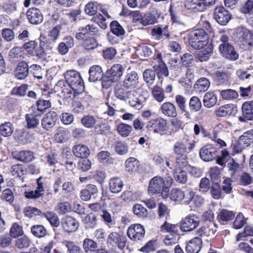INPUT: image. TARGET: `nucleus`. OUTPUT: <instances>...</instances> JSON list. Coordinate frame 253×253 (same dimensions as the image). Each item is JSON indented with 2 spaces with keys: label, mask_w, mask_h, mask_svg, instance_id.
<instances>
[{
  "label": "nucleus",
  "mask_w": 253,
  "mask_h": 253,
  "mask_svg": "<svg viewBox=\"0 0 253 253\" xmlns=\"http://www.w3.org/2000/svg\"><path fill=\"white\" fill-rule=\"evenodd\" d=\"M64 78L68 86L75 93L80 94L84 91V82L80 73L75 70H67L64 74Z\"/></svg>",
  "instance_id": "1"
},
{
  "label": "nucleus",
  "mask_w": 253,
  "mask_h": 253,
  "mask_svg": "<svg viewBox=\"0 0 253 253\" xmlns=\"http://www.w3.org/2000/svg\"><path fill=\"white\" fill-rule=\"evenodd\" d=\"M209 35L203 29H196L188 36V42L192 48L200 50L209 44Z\"/></svg>",
  "instance_id": "2"
},
{
  "label": "nucleus",
  "mask_w": 253,
  "mask_h": 253,
  "mask_svg": "<svg viewBox=\"0 0 253 253\" xmlns=\"http://www.w3.org/2000/svg\"><path fill=\"white\" fill-rule=\"evenodd\" d=\"M229 38L225 34L220 36L219 41L221 43L218 46L220 54L225 58L231 61H235L239 58V54L234 47L229 42Z\"/></svg>",
  "instance_id": "3"
},
{
  "label": "nucleus",
  "mask_w": 253,
  "mask_h": 253,
  "mask_svg": "<svg viewBox=\"0 0 253 253\" xmlns=\"http://www.w3.org/2000/svg\"><path fill=\"white\" fill-rule=\"evenodd\" d=\"M125 67L121 64H115L104 73V85L105 89L109 88L113 83L118 82L122 76Z\"/></svg>",
  "instance_id": "4"
},
{
  "label": "nucleus",
  "mask_w": 253,
  "mask_h": 253,
  "mask_svg": "<svg viewBox=\"0 0 253 253\" xmlns=\"http://www.w3.org/2000/svg\"><path fill=\"white\" fill-rule=\"evenodd\" d=\"M172 150L176 155L174 164H176L178 167L180 166L186 165L188 153L187 142L181 141H176L173 145Z\"/></svg>",
  "instance_id": "5"
},
{
  "label": "nucleus",
  "mask_w": 253,
  "mask_h": 253,
  "mask_svg": "<svg viewBox=\"0 0 253 253\" xmlns=\"http://www.w3.org/2000/svg\"><path fill=\"white\" fill-rule=\"evenodd\" d=\"M234 39L235 42L245 48L253 45V34L244 27H240L236 29Z\"/></svg>",
  "instance_id": "6"
},
{
  "label": "nucleus",
  "mask_w": 253,
  "mask_h": 253,
  "mask_svg": "<svg viewBox=\"0 0 253 253\" xmlns=\"http://www.w3.org/2000/svg\"><path fill=\"white\" fill-rule=\"evenodd\" d=\"M199 223V217L193 214L187 216L181 220L180 228L183 232H189L196 228Z\"/></svg>",
  "instance_id": "7"
},
{
  "label": "nucleus",
  "mask_w": 253,
  "mask_h": 253,
  "mask_svg": "<svg viewBox=\"0 0 253 253\" xmlns=\"http://www.w3.org/2000/svg\"><path fill=\"white\" fill-rule=\"evenodd\" d=\"M126 242V238L121 233L113 232L111 233L107 240V244H110L113 247H117L120 249H123Z\"/></svg>",
  "instance_id": "8"
},
{
  "label": "nucleus",
  "mask_w": 253,
  "mask_h": 253,
  "mask_svg": "<svg viewBox=\"0 0 253 253\" xmlns=\"http://www.w3.org/2000/svg\"><path fill=\"white\" fill-rule=\"evenodd\" d=\"M167 121L162 118L151 119L147 123V127L151 128L155 133L163 134L167 130Z\"/></svg>",
  "instance_id": "9"
},
{
  "label": "nucleus",
  "mask_w": 253,
  "mask_h": 253,
  "mask_svg": "<svg viewBox=\"0 0 253 253\" xmlns=\"http://www.w3.org/2000/svg\"><path fill=\"white\" fill-rule=\"evenodd\" d=\"M144 227L140 224H135L129 226L127 231L128 237L132 240H142L145 236Z\"/></svg>",
  "instance_id": "10"
},
{
  "label": "nucleus",
  "mask_w": 253,
  "mask_h": 253,
  "mask_svg": "<svg viewBox=\"0 0 253 253\" xmlns=\"http://www.w3.org/2000/svg\"><path fill=\"white\" fill-rule=\"evenodd\" d=\"M214 18L221 25H226L231 18V14L224 7H216L214 9Z\"/></svg>",
  "instance_id": "11"
},
{
  "label": "nucleus",
  "mask_w": 253,
  "mask_h": 253,
  "mask_svg": "<svg viewBox=\"0 0 253 253\" xmlns=\"http://www.w3.org/2000/svg\"><path fill=\"white\" fill-rule=\"evenodd\" d=\"M58 120V116L54 111H50L46 113L41 121L42 127L46 131H51L55 126Z\"/></svg>",
  "instance_id": "12"
},
{
  "label": "nucleus",
  "mask_w": 253,
  "mask_h": 253,
  "mask_svg": "<svg viewBox=\"0 0 253 253\" xmlns=\"http://www.w3.org/2000/svg\"><path fill=\"white\" fill-rule=\"evenodd\" d=\"M199 153L201 159L206 162L212 161L217 156L216 149L210 144L203 147L200 149Z\"/></svg>",
  "instance_id": "13"
},
{
  "label": "nucleus",
  "mask_w": 253,
  "mask_h": 253,
  "mask_svg": "<svg viewBox=\"0 0 253 253\" xmlns=\"http://www.w3.org/2000/svg\"><path fill=\"white\" fill-rule=\"evenodd\" d=\"M164 187H165V183L163 178L156 176L150 180L148 191L151 195L160 194Z\"/></svg>",
  "instance_id": "14"
},
{
  "label": "nucleus",
  "mask_w": 253,
  "mask_h": 253,
  "mask_svg": "<svg viewBox=\"0 0 253 253\" xmlns=\"http://www.w3.org/2000/svg\"><path fill=\"white\" fill-rule=\"evenodd\" d=\"M61 225L65 232L72 233L78 229L79 222L72 216H66L61 219Z\"/></svg>",
  "instance_id": "15"
},
{
  "label": "nucleus",
  "mask_w": 253,
  "mask_h": 253,
  "mask_svg": "<svg viewBox=\"0 0 253 253\" xmlns=\"http://www.w3.org/2000/svg\"><path fill=\"white\" fill-rule=\"evenodd\" d=\"M88 73L89 75V82H95L98 81H101L102 87L105 88L103 84L104 74L103 73L101 67L99 65H93L90 67Z\"/></svg>",
  "instance_id": "16"
},
{
  "label": "nucleus",
  "mask_w": 253,
  "mask_h": 253,
  "mask_svg": "<svg viewBox=\"0 0 253 253\" xmlns=\"http://www.w3.org/2000/svg\"><path fill=\"white\" fill-rule=\"evenodd\" d=\"M11 156L13 159L24 163L30 162L35 158L34 153L30 150L13 151Z\"/></svg>",
  "instance_id": "17"
},
{
  "label": "nucleus",
  "mask_w": 253,
  "mask_h": 253,
  "mask_svg": "<svg viewBox=\"0 0 253 253\" xmlns=\"http://www.w3.org/2000/svg\"><path fill=\"white\" fill-rule=\"evenodd\" d=\"M242 116L238 118L241 122L253 120V100L246 101L242 106Z\"/></svg>",
  "instance_id": "18"
},
{
  "label": "nucleus",
  "mask_w": 253,
  "mask_h": 253,
  "mask_svg": "<svg viewBox=\"0 0 253 253\" xmlns=\"http://www.w3.org/2000/svg\"><path fill=\"white\" fill-rule=\"evenodd\" d=\"M148 96L147 92H143V94L139 93L135 90L134 95H132V98H130L129 103L131 107L135 109H140L145 104Z\"/></svg>",
  "instance_id": "19"
},
{
  "label": "nucleus",
  "mask_w": 253,
  "mask_h": 253,
  "mask_svg": "<svg viewBox=\"0 0 253 253\" xmlns=\"http://www.w3.org/2000/svg\"><path fill=\"white\" fill-rule=\"evenodd\" d=\"M61 29V26L58 25L51 30L47 37H41L40 40H45V43L47 44V47L49 48H52L55 41L58 39L59 34Z\"/></svg>",
  "instance_id": "20"
},
{
  "label": "nucleus",
  "mask_w": 253,
  "mask_h": 253,
  "mask_svg": "<svg viewBox=\"0 0 253 253\" xmlns=\"http://www.w3.org/2000/svg\"><path fill=\"white\" fill-rule=\"evenodd\" d=\"M26 14L28 21L32 24L38 25L43 21V16L41 11L38 8H29Z\"/></svg>",
  "instance_id": "21"
},
{
  "label": "nucleus",
  "mask_w": 253,
  "mask_h": 253,
  "mask_svg": "<svg viewBox=\"0 0 253 253\" xmlns=\"http://www.w3.org/2000/svg\"><path fill=\"white\" fill-rule=\"evenodd\" d=\"M138 75L135 71L127 73L123 81V86L126 89H133L138 84Z\"/></svg>",
  "instance_id": "22"
},
{
  "label": "nucleus",
  "mask_w": 253,
  "mask_h": 253,
  "mask_svg": "<svg viewBox=\"0 0 253 253\" xmlns=\"http://www.w3.org/2000/svg\"><path fill=\"white\" fill-rule=\"evenodd\" d=\"M202 247V239L194 237L187 244L185 249L187 253H198Z\"/></svg>",
  "instance_id": "23"
},
{
  "label": "nucleus",
  "mask_w": 253,
  "mask_h": 253,
  "mask_svg": "<svg viewBox=\"0 0 253 253\" xmlns=\"http://www.w3.org/2000/svg\"><path fill=\"white\" fill-rule=\"evenodd\" d=\"M29 67L24 61L19 62L15 70V76L19 80L25 79L29 75Z\"/></svg>",
  "instance_id": "24"
},
{
  "label": "nucleus",
  "mask_w": 253,
  "mask_h": 253,
  "mask_svg": "<svg viewBox=\"0 0 253 253\" xmlns=\"http://www.w3.org/2000/svg\"><path fill=\"white\" fill-rule=\"evenodd\" d=\"M160 110L163 114L169 117L175 118L177 115L175 106L170 102H166L163 103Z\"/></svg>",
  "instance_id": "25"
},
{
  "label": "nucleus",
  "mask_w": 253,
  "mask_h": 253,
  "mask_svg": "<svg viewBox=\"0 0 253 253\" xmlns=\"http://www.w3.org/2000/svg\"><path fill=\"white\" fill-rule=\"evenodd\" d=\"M237 110L233 104H227L220 107L215 110V114L217 117H227L234 114Z\"/></svg>",
  "instance_id": "26"
},
{
  "label": "nucleus",
  "mask_w": 253,
  "mask_h": 253,
  "mask_svg": "<svg viewBox=\"0 0 253 253\" xmlns=\"http://www.w3.org/2000/svg\"><path fill=\"white\" fill-rule=\"evenodd\" d=\"M45 40H40V46L38 48L35 50L36 56L41 61H47L49 60L50 56L45 50V49H49L47 47V44L45 43Z\"/></svg>",
  "instance_id": "27"
},
{
  "label": "nucleus",
  "mask_w": 253,
  "mask_h": 253,
  "mask_svg": "<svg viewBox=\"0 0 253 253\" xmlns=\"http://www.w3.org/2000/svg\"><path fill=\"white\" fill-rule=\"evenodd\" d=\"M155 73H156L158 78L161 83H162L163 80L162 79V76L165 77H168L169 72L166 64L163 61H159L158 64L155 65L153 66V70Z\"/></svg>",
  "instance_id": "28"
},
{
  "label": "nucleus",
  "mask_w": 253,
  "mask_h": 253,
  "mask_svg": "<svg viewBox=\"0 0 253 253\" xmlns=\"http://www.w3.org/2000/svg\"><path fill=\"white\" fill-rule=\"evenodd\" d=\"M124 87H115L114 93L116 97L121 100L126 101L128 99L132 98V95H134L135 90H126Z\"/></svg>",
  "instance_id": "29"
},
{
  "label": "nucleus",
  "mask_w": 253,
  "mask_h": 253,
  "mask_svg": "<svg viewBox=\"0 0 253 253\" xmlns=\"http://www.w3.org/2000/svg\"><path fill=\"white\" fill-rule=\"evenodd\" d=\"M123 180L118 177L111 178L109 182L110 190L113 193H120L123 187Z\"/></svg>",
  "instance_id": "30"
},
{
  "label": "nucleus",
  "mask_w": 253,
  "mask_h": 253,
  "mask_svg": "<svg viewBox=\"0 0 253 253\" xmlns=\"http://www.w3.org/2000/svg\"><path fill=\"white\" fill-rule=\"evenodd\" d=\"M31 234L36 238H42L45 237L48 232L45 227L42 224H35L30 228Z\"/></svg>",
  "instance_id": "31"
},
{
  "label": "nucleus",
  "mask_w": 253,
  "mask_h": 253,
  "mask_svg": "<svg viewBox=\"0 0 253 253\" xmlns=\"http://www.w3.org/2000/svg\"><path fill=\"white\" fill-rule=\"evenodd\" d=\"M79 41L82 46L86 50H93L97 48L98 45L96 40L91 36Z\"/></svg>",
  "instance_id": "32"
},
{
  "label": "nucleus",
  "mask_w": 253,
  "mask_h": 253,
  "mask_svg": "<svg viewBox=\"0 0 253 253\" xmlns=\"http://www.w3.org/2000/svg\"><path fill=\"white\" fill-rule=\"evenodd\" d=\"M211 83L206 78H200L196 82L194 88L197 92H204L210 87Z\"/></svg>",
  "instance_id": "33"
},
{
  "label": "nucleus",
  "mask_w": 253,
  "mask_h": 253,
  "mask_svg": "<svg viewBox=\"0 0 253 253\" xmlns=\"http://www.w3.org/2000/svg\"><path fill=\"white\" fill-rule=\"evenodd\" d=\"M83 222L85 229H94L97 224V217L94 213H90L85 216Z\"/></svg>",
  "instance_id": "34"
},
{
  "label": "nucleus",
  "mask_w": 253,
  "mask_h": 253,
  "mask_svg": "<svg viewBox=\"0 0 253 253\" xmlns=\"http://www.w3.org/2000/svg\"><path fill=\"white\" fill-rule=\"evenodd\" d=\"M230 74L223 71L215 73V81L217 85H227L229 84Z\"/></svg>",
  "instance_id": "35"
},
{
  "label": "nucleus",
  "mask_w": 253,
  "mask_h": 253,
  "mask_svg": "<svg viewBox=\"0 0 253 253\" xmlns=\"http://www.w3.org/2000/svg\"><path fill=\"white\" fill-rule=\"evenodd\" d=\"M73 152L76 157L84 159L89 155L90 151L85 145L79 144L73 147Z\"/></svg>",
  "instance_id": "36"
},
{
  "label": "nucleus",
  "mask_w": 253,
  "mask_h": 253,
  "mask_svg": "<svg viewBox=\"0 0 253 253\" xmlns=\"http://www.w3.org/2000/svg\"><path fill=\"white\" fill-rule=\"evenodd\" d=\"M204 48V51H199L196 54V59L201 62L206 61L209 59L210 54L212 52L213 45L211 42H210Z\"/></svg>",
  "instance_id": "37"
},
{
  "label": "nucleus",
  "mask_w": 253,
  "mask_h": 253,
  "mask_svg": "<svg viewBox=\"0 0 253 253\" xmlns=\"http://www.w3.org/2000/svg\"><path fill=\"white\" fill-rule=\"evenodd\" d=\"M217 101V96L213 92H207L203 99V104L207 108H211L214 106Z\"/></svg>",
  "instance_id": "38"
},
{
  "label": "nucleus",
  "mask_w": 253,
  "mask_h": 253,
  "mask_svg": "<svg viewBox=\"0 0 253 253\" xmlns=\"http://www.w3.org/2000/svg\"><path fill=\"white\" fill-rule=\"evenodd\" d=\"M203 5H201L200 0H185V6L194 12L203 11Z\"/></svg>",
  "instance_id": "39"
},
{
  "label": "nucleus",
  "mask_w": 253,
  "mask_h": 253,
  "mask_svg": "<svg viewBox=\"0 0 253 253\" xmlns=\"http://www.w3.org/2000/svg\"><path fill=\"white\" fill-rule=\"evenodd\" d=\"M26 127L28 129L37 128L40 124V120L37 116L32 114H28L25 116Z\"/></svg>",
  "instance_id": "40"
},
{
  "label": "nucleus",
  "mask_w": 253,
  "mask_h": 253,
  "mask_svg": "<svg viewBox=\"0 0 253 253\" xmlns=\"http://www.w3.org/2000/svg\"><path fill=\"white\" fill-rule=\"evenodd\" d=\"M180 166L179 167H177L176 164H175V169L174 170V176L175 180L180 183H185L187 180V175L186 171L181 169Z\"/></svg>",
  "instance_id": "41"
},
{
  "label": "nucleus",
  "mask_w": 253,
  "mask_h": 253,
  "mask_svg": "<svg viewBox=\"0 0 253 253\" xmlns=\"http://www.w3.org/2000/svg\"><path fill=\"white\" fill-rule=\"evenodd\" d=\"M238 141L240 144L244 145L246 147L253 144V129L244 132L239 137Z\"/></svg>",
  "instance_id": "42"
},
{
  "label": "nucleus",
  "mask_w": 253,
  "mask_h": 253,
  "mask_svg": "<svg viewBox=\"0 0 253 253\" xmlns=\"http://www.w3.org/2000/svg\"><path fill=\"white\" fill-rule=\"evenodd\" d=\"M125 166L126 171L131 172H135L139 166V162L135 158L130 157L126 161Z\"/></svg>",
  "instance_id": "43"
},
{
  "label": "nucleus",
  "mask_w": 253,
  "mask_h": 253,
  "mask_svg": "<svg viewBox=\"0 0 253 253\" xmlns=\"http://www.w3.org/2000/svg\"><path fill=\"white\" fill-rule=\"evenodd\" d=\"M159 15L153 13H146L141 18V24L143 26L154 24L157 22V19Z\"/></svg>",
  "instance_id": "44"
},
{
  "label": "nucleus",
  "mask_w": 253,
  "mask_h": 253,
  "mask_svg": "<svg viewBox=\"0 0 253 253\" xmlns=\"http://www.w3.org/2000/svg\"><path fill=\"white\" fill-rule=\"evenodd\" d=\"M83 247L86 253H91L95 251L97 248V244L93 240L85 238L83 241Z\"/></svg>",
  "instance_id": "45"
},
{
  "label": "nucleus",
  "mask_w": 253,
  "mask_h": 253,
  "mask_svg": "<svg viewBox=\"0 0 253 253\" xmlns=\"http://www.w3.org/2000/svg\"><path fill=\"white\" fill-rule=\"evenodd\" d=\"M235 216V214L232 211L226 209L221 210L218 214L217 218L220 222H227L232 220Z\"/></svg>",
  "instance_id": "46"
},
{
  "label": "nucleus",
  "mask_w": 253,
  "mask_h": 253,
  "mask_svg": "<svg viewBox=\"0 0 253 253\" xmlns=\"http://www.w3.org/2000/svg\"><path fill=\"white\" fill-rule=\"evenodd\" d=\"M110 27L112 33L117 37L123 36L125 34V30L117 21H112Z\"/></svg>",
  "instance_id": "47"
},
{
  "label": "nucleus",
  "mask_w": 253,
  "mask_h": 253,
  "mask_svg": "<svg viewBox=\"0 0 253 253\" xmlns=\"http://www.w3.org/2000/svg\"><path fill=\"white\" fill-rule=\"evenodd\" d=\"M13 131V125L9 122H5L0 125V132L1 134L4 137L10 136Z\"/></svg>",
  "instance_id": "48"
},
{
  "label": "nucleus",
  "mask_w": 253,
  "mask_h": 253,
  "mask_svg": "<svg viewBox=\"0 0 253 253\" xmlns=\"http://www.w3.org/2000/svg\"><path fill=\"white\" fill-rule=\"evenodd\" d=\"M115 152L120 155H125L128 153V146L124 141H117L114 144Z\"/></svg>",
  "instance_id": "49"
},
{
  "label": "nucleus",
  "mask_w": 253,
  "mask_h": 253,
  "mask_svg": "<svg viewBox=\"0 0 253 253\" xmlns=\"http://www.w3.org/2000/svg\"><path fill=\"white\" fill-rule=\"evenodd\" d=\"M184 197V192L182 190L177 188H173L171 190L169 194V198L171 200L180 202Z\"/></svg>",
  "instance_id": "50"
},
{
  "label": "nucleus",
  "mask_w": 253,
  "mask_h": 253,
  "mask_svg": "<svg viewBox=\"0 0 253 253\" xmlns=\"http://www.w3.org/2000/svg\"><path fill=\"white\" fill-rule=\"evenodd\" d=\"M81 123L85 128H91L94 126L96 120L92 116L85 115L81 119Z\"/></svg>",
  "instance_id": "51"
},
{
  "label": "nucleus",
  "mask_w": 253,
  "mask_h": 253,
  "mask_svg": "<svg viewBox=\"0 0 253 253\" xmlns=\"http://www.w3.org/2000/svg\"><path fill=\"white\" fill-rule=\"evenodd\" d=\"M30 239L26 236L18 238L15 241V246L19 249L22 250L28 248L31 244Z\"/></svg>",
  "instance_id": "52"
},
{
  "label": "nucleus",
  "mask_w": 253,
  "mask_h": 253,
  "mask_svg": "<svg viewBox=\"0 0 253 253\" xmlns=\"http://www.w3.org/2000/svg\"><path fill=\"white\" fill-rule=\"evenodd\" d=\"M11 171L13 176L21 177L26 173V169L23 165L16 164L11 166Z\"/></svg>",
  "instance_id": "53"
},
{
  "label": "nucleus",
  "mask_w": 253,
  "mask_h": 253,
  "mask_svg": "<svg viewBox=\"0 0 253 253\" xmlns=\"http://www.w3.org/2000/svg\"><path fill=\"white\" fill-rule=\"evenodd\" d=\"M117 130L121 136L126 137L129 135L132 127L130 125L121 123L117 126Z\"/></svg>",
  "instance_id": "54"
},
{
  "label": "nucleus",
  "mask_w": 253,
  "mask_h": 253,
  "mask_svg": "<svg viewBox=\"0 0 253 253\" xmlns=\"http://www.w3.org/2000/svg\"><path fill=\"white\" fill-rule=\"evenodd\" d=\"M189 108L191 111L198 112L202 108V103L197 96L192 97L189 102Z\"/></svg>",
  "instance_id": "55"
},
{
  "label": "nucleus",
  "mask_w": 253,
  "mask_h": 253,
  "mask_svg": "<svg viewBox=\"0 0 253 253\" xmlns=\"http://www.w3.org/2000/svg\"><path fill=\"white\" fill-rule=\"evenodd\" d=\"M220 94L222 98L224 100H233L238 97V92L231 89L222 90Z\"/></svg>",
  "instance_id": "56"
},
{
  "label": "nucleus",
  "mask_w": 253,
  "mask_h": 253,
  "mask_svg": "<svg viewBox=\"0 0 253 253\" xmlns=\"http://www.w3.org/2000/svg\"><path fill=\"white\" fill-rule=\"evenodd\" d=\"M63 244L67 248L69 253H84L82 249L72 241H65Z\"/></svg>",
  "instance_id": "57"
},
{
  "label": "nucleus",
  "mask_w": 253,
  "mask_h": 253,
  "mask_svg": "<svg viewBox=\"0 0 253 253\" xmlns=\"http://www.w3.org/2000/svg\"><path fill=\"white\" fill-rule=\"evenodd\" d=\"M156 73L152 69H146L143 73V79L148 84L151 85L155 80Z\"/></svg>",
  "instance_id": "58"
},
{
  "label": "nucleus",
  "mask_w": 253,
  "mask_h": 253,
  "mask_svg": "<svg viewBox=\"0 0 253 253\" xmlns=\"http://www.w3.org/2000/svg\"><path fill=\"white\" fill-rule=\"evenodd\" d=\"M43 215L50 222V224L54 227H57L59 225V219L58 216L52 212H47L44 213Z\"/></svg>",
  "instance_id": "59"
},
{
  "label": "nucleus",
  "mask_w": 253,
  "mask_h": 253,
  "mask_svg": "<svg viewBox=\"0 0 253 253\" xmlns=\"http://www.w3.org/2000/svg\"><path fill=\"white\" fill-rule=\"evenodd\" d=\"M69 132L64 129H59L54 135L55 140L59 143H63L68 139Z\"/></svg>",
  "instance_id": "60"
},
{
  "label": "nucleus",
  "mask_w": 253,
  "mask_h": 253,
  "mask_svg": "<svg viewBox=\"0 0 253 253\" xmlns=\"http://www.w3.org/2000/svg\"><path fill=\"white\" fill-rule=\"evenodd\" d=\"M154 98L159 102H162L165 98L164 91L160 86H156L152 90Z\"/></svg>",
  "instance_id": "61"
},
{
  "label": "nucleus",
  "mask_w": 253,
  "mask_h": 253,
  "mask_svg": "<svg viewBox=\"0 0 253 253\" xmlns=\"http://www.w3.org/2000/svg\"><path fill=\"white\" fill-rule=\"evenodd\" d=\"M133 211L134 214L139 217H144L147 216L148 211L146 209L141 205L136 204L133 206Z\"/></svg>",
  "instance_id": "62"
},
{
  "label": "nucleus",
  "mask_w": 253,
  "mask_h": 253,
  "mask_svg": "<svg viewBox=\"0 0 253 253\" xmlns=\"http://www.w3.org/2000/svg\"><path fill=\"white\" fill-rule=\"evenodd\" d=\"M29 85L27 84H22L19 86L14 87L11 91L12 95H15L19 96H24L26 94V91L28 89Z\"/></svg>",
  "instance_id": "63"
},
{
  "label": "nucleus",
  "mask_w": 253,
  "mask_h": 253,
  "mask_svg": "<svg viewBox=\"0 0 253 253\" xmlns=\"http://www.w3.org/2000/svg\"><path fill=\"white\" fill-rule=\"evenodd\" d=\"M23 234L22 227L16 223H13L10 228L9 234L11 236V238H16L19 236H21Z\"/></svg>",
  "instance_id": "64"
}]
</instances>
